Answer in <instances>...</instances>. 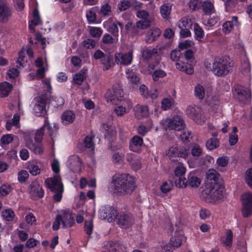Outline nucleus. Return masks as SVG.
I'll return each mask as SVG.
<instances>
[{"instance_id": "bf43d9fd", "label": "nucleus", "mask_w": 252, "mask_h": 252, "mask_svg": "<svg viewBox=\"0 0 252 252\" xmlns=\"http://www.w3.org/2000/svg\"><path fill=\"white\" fill-rule=\"evenodd\" d=\"M109 252H122V246L117 242H112L110 243Z\"/></svg>"}, {"instance_id": "79ce46f5", "label": "nucleus", "mask_w": 252, "mask_h": 252, "mask_svg": "<svg viewBox=\"0 0 252 252\" xmlns=\"http://www.w3.org/2000/svg\"><path fill=\"white\" fill-rule=\"evenodd\" d=\"M220 23V18L218 16L213 15L207 20H204L203 24L206 27H211L219 25Z\"/></svg>"}, {"instance_id": "c9c22d12", "label": "nucleus", "mask_w": 252, "mask_h": 252, "mask_svg": "<svg viewBox=\"0 0 252 252\" xmlns=\"http://www.w3.org/2000/svg\"><path fill=\"white\" fill-rule=\"evenodd\" d=\"M188 183L192 188H197L200 185L201 181L193 173H190L188 176Z\"/></svg>"}, {"instance_id": "b1692460", "label": "nucleus", "mask_w": 252, "mask_h": 252, "mask_svg": "<svg viewBox=\"0 0 252 252\" xmlns=\"http://www.w3.org/2000/svg\"><path fill=\"white\" fill-rule=\"evenodd\" d=\"M126 74L129 84L135 85L139 82L140 78L137 75L133 69H127Z\"/></svg>"}, {"instance_id": "e2e57ef3", "label": "nucleus", "mask_w": 252, "mask_h": 252, "mask_svg": "<svg viewBox=\"0 0 252 252\" xmlns=\"http://www.w3.org/2000/svg\"><path fill=\"white\" fill-rule=\"evenodd\" d=\"M94 225L92 220H86L84 225V230L86 234L90 236L92 233Z\"/></svg>"}, {"instance_id": "473e14b6", "label": "nucleus", "mask_w": 252, "mask_h": 252, "mask_svg": "<svg viewBox=\"0 0 252 252\" xmlns=\"http://www.w3.org/2000/svg\"><path fill=\"white\" fill-rule=\"evenodd\" d=\"M175 65L177 69L184 71L188 74L191 75L194 72V69L192 66L190 65L185 66V63L183 62H177Z\"/></svg>"}, {"instance_id": "c03bdc74", "label": "nucleus", "mask_w": 252, "mask_h": 252, "mask_svg": "<svg viewBox=\"0 0 252 252\" xmlns=\"http://www.w3.org/2000/svg\"><path fill=\"white\" fill-rule=\"evenodd\" d=\"M194 95L200 99H203L205 96L204 87L200 84H197L194 87Z\"/></svg>"}, {"instance_id": "09e8293b", "label": "nucleus", "mask_w": 252, "mask_h": 252, "mask_svg": "<svg viewBox=\"0 0 252 252\" xmlns=\"http://www.w3.org/2000/svg\"><path fill=\"white\" fill-rule=\"evenodd\" d=\"M90 34L94 37H99L102 33V30L99 27H88Z\"/></svg>"}, {"instance_id": "0e129e2a", "label": "nucleus", "mask_w": 252, "mask_h": 252, "mask_svg": "<svg viewBox=\"0 0 252 252\" xmlns=\"http://www.w3.org/2000/svg\"><path fill=\"white\" fill-rule=\"evenodd\" d=\"M194 43L192 40H186L179 44L178 47L181 49L183 50L188 48L192 47L194 46Z\"/></svg>"}, {"instance_id": "e433bc0d", "label": "nucleus", "mask_w": 252, "mask_h": 252, "mask_svg": "<svg viewBox=\"0 0 252 252\" xmlns=\"http://www.w3.org/2000/svg\"><path fill=\"white\" fill-rule=\"evenodd\" d=\"M203 11L206 14L210 15L215 13V9L212 2L205 0L202 4Z\"/></svg>"}, {"instance_id": "1a4fd4ad", "label": "nucleus", "mask_w": 252, "mask_h": 252, "mask_svg": "<svg viewBox=\"0 0 252 252\" xmlns=\"http://www.w3.org/2000/svg\"><path fill=\"white\" fill-rule=\"evenodd\" d=\"M100 218L108 222H111L117 217V210L113 207L109 206L102 207L99 210Z\"/></svg>"}, {"instance_id": "a878e982", "label": "nucleus", "mask_w": 252, "mask_h": 252, "mask_svg": "<svg viewBox=\"0 0 252 252\" xmlns=\"http://www.w3.org/2000/svg\"><path fill=\"white\" fill-rule=\"evenodd\" d=\"M143 143L142 138L138 136H134L129 145V148L131 151L133 152H137L139 148L142 145Z\"/></svg>"}, {"instance_id": "8fccbe9b", "label": "nucleus", "mask_w": 252, "mask_h": 252, "mask_svg": "<svg viewBox=\"0 0 252 252\" xmlns=\"http://www.w3.org/2000/svg\"><path fill=\"white\" fill-rule=\"evenodd\" d=\"M165 71L161 69L155 70L152 73V77L154 81H158L160 78H162L166 76Z\"/></svg>"}, {"instance_id": "13d9d810", "label": "nucleus", "mask_w": 252, "mask_h": 252, "mask_svg": "<svg viewBox=\"0 0 252 252\" xmlns=\"http://www.w3.org/2000/svg\"><path fill=\"white\" fill-rule=\"evenodd\" d=\"M114 112L117 116H122L127 112V108L123 105L116 106L114 109Z\"/></svg>"}, {"instance_id": "2f4dec72", "label": "nucleus", "mask_w": 252, "mask_h": 252, "mask_svg": "<svg viewBox=\"0 0 252 252\" xmlns=\"http://www.w3.org/2000/svg\"><path fill=\"white\" fill-rule=\"evenodd\" d=\"M233 233L230 230H227L222 238V243L224 247L230 248L232 244Z\"/></svg>"}, {"instance_id": "f3484780", "label": "nucleus", "mask_w": 252, "mask_h": 252, "mask_svg": "<svg viewBox=\"0 0 252 252\" xmlns=\"http://www.w3.org/2000/svg\"><path fill=\"white\" fill-rule=\"evenodd\" d=\"M61 215L63 227H69L73 225L74 223V218L69 211H62Z\"/></svg>"}, {"instance_id": "7ed1b4c3", "label": "nucleus", "mask_w": 252, "mask_h": 252, "mask_svg": "<svg viewBox=\"0 0 252 252\" xmlns=\"http://www.w3.org/2000/svg\"><path fill=\"white\" fill-rule=\"evenodd\" d=\"M123 95L124 92L122 86L120 84H117L106 92L105 97L108 102L116 104L121 100Z\"/></svg>"}, {"instance_id": "bb28decb", "label": "nucleus", "mask_w": 252, "mask_h": 252, "mask_svg": "<svg viewBox=\"0 0 252 252\" xmlns=\"http://www.w3.org/2000/svg\"><path fill=\"white\" fill-rule=\"evenodd\" d=\"M42 127H44V130L45 128L47 130L51 138L53 139L57 132L58 128L57 125L54 124L52 126L50 125L49 121L47 119H45L44 120V125Z\"/></svg>"}, {"instance_id": "a211bd4d", "label": "nucleus", "mask_w": 252, "mask_h": 252, "mask_svg": "<svg viewBox=\"0 0 252 252\" xmlns=\"http://www.w3.org/2000/svg\"><path fill=\"white\" fill-rule=\"evenodd\" d=\"M240 25V23L238 21V17L233 16L231 18V20L227 21L223 23L222 30L225 33H227L233 30L235 27H237Z\"/></svg>"}, {"instance_id": "69168bd1", "label": "nucleus", "mask_w": 252, "mask_h": 252, "mask_svg": "<svg viewBox=\"0 0 252 252\" xmlns=\"http://www.w3.org/2000/svg\"><path fill=\"white\" fill-rule=\"evenodd\" d=\"M11 187L9 184H5L0 187V193L2 196L8 194L11 191Z\"/></svg>"}, {"instance_id": "49530a36", "label": "nucleus", "mask_w": 252, "mask_h": 252, "mask_svg": "<svg viewBox=\"0 0 252 252\" xmlns=\"http://www.w3.org/2000/svg\"><path fill=\"white\" fill-rule=\"evenodd\" d=\"M14 139V136L11 134L3 135L0 140V143L2 147L5 146L11 143Z\"/></svg>"}, {"instance_id": "a18cd8bd", "label": "nucleus", "mask_w": 252, "mask_h": 252, "mask_svg": "<svg viewBox=\"0 0 252 252\" xmlns=\"http://www.w3.org/2000/svg\"><path fill=\"white\" fill-rule=\"evenodd\" d=\"M31 192L36 195L39 198L42 197L44 194V191L38 184L32 185Z\"/></svg>"}, {"instance_id": "5fc2aeb1", "label": "nucleus", "mask_w": 252, "mask_h": 252, "mask_svg": "<svg viewBox=\"0 0 252 252\" xmlns=\"http://www.w3.org/2000/svg\"><path fill=\"white\" fill-rule=\"evenodd\" d=\"M192 25L191 20L187 17L182 18L179 24L180 28H190Z\"/></svg>"}, {"instance_id": "dca6fc26", "label": "nucleus", "mask_w": 252, "mask_h": 252, "mask_svg": "<svg viewBox=\"0 0 252 252\" xmlns=\"http://www.w3.org/2000/svg\"><path fill=\"white\" fill-rule=\"evenodd\" d=\"M161 33V31L158 28H151L147 31L145 40L147 43H151L158 38Z\"/></svg>"}, {"instance_id": "72a5a7b5", "label": "nucleus", "mask_w": 252, "mask_h": 252, "mask_svg": "<svg viewBox=\"0 0 252 252\" xmlns=\"http://www.w3.org/2000/svg\"><path fill=\"white\" fill-rule=\"evenodd\" d=\"M240 71L242 74L245 76L249 77L251 75V64L250 61L247 59H245L242 62Z\"/></svg>"}, {"instance_id": "9b49d317", "label": "nucleus", "mask_w": 252, "mask_h": 252, "mask_svg": "<svg viewBox=\"0 0 252 252\" xmlns=\"http://www.w3.org/2000/svg\"><path fill=\"white\" fill-rule=\"evenodd\" d=\"M66 165L73 172L79 173L82 169V162L80 158L76 155H72L69 157Z\"/></svg>"}, {"instance_id": "412c9836", "label": "nucleus", "mask_w": 252, "mask_h": 252, "mask_svg": "<svg viewBox=\"0 0 252 252\" xmlns=\"http://www.w3.org/2000/svg\"><path fill=\"white\" fill-rule=\"evenodd\" d=\"M75 113L71 110L64 111L61 116L62 123L64 125H68L72 123L75 119Z\"/></svg>"}, {"instance_id": "338daca9", "label": "nucleus", "mask_w": 252, "mask_h": 252, "mask_svg": "<svg viewBox=\"0 0 252 252\" xmlns=\"http://www.w3.org/2000/svg\"><path fill=\"white\" fill-rule=\"evenodd\" d=\"M186 172V168L182 164L177 166L174 169V174L177 177L183 176Z\"/></svg>"}, {"instance_id": "ddd939ff", "label": "nucleus", "mask_w": 252, "mask_h": 252, "mask_svg": "<svg viewBox=\"0 0 252 252\" xmlns=\"http://www.w3.org/2000/svg\"><path fill=\"white\" fill-rule=\"evenodd\" d=\"M234 94L236 95L237 98L240 101H243L251 97L250 89L241 85H237L235 86Z\"/></svg>"}, {"instance_id": "20e7f679", "label": "nucleus", "mask_w": 252, "mask_h": 252, "mask_svg": "<svg viewBox=\"0 0 252 252\" xmlns=\"http://www.w3.org/2000/svg\"><path fill=\"white\" fill-rule=\"evenodd\" d=\"M205 192L208 199L213 202H219L225 197L224 189L220 185H213L210 190L205 189Z\"/></svg>"}, {"instance_id": "de8ad7c7", "label": "nucleus", "mask_w": 252, "mask_h": 252, "mask_svg": "<svg viewBox=\"0 0 252 252\" xmlns=\"http://www.w3.org/2000/svg\"><path fill=\"white\" fill-rule=\"evenodd\" d=\"M227 163L228 158L225 156L219 157L216 160L217 168L220 171H221L222 168L226 166Z\"/></svg>"}, {"instance_id": "f03ea898", "label": "nucleus", "mask_w": 252, "mask_h": 252, "mask_svg": "<svg viewBox=\"0 0 252 252\" xmlns=\"http://www.w3.org/2000/svg\"><path fill=\"white\" fill-rule=\"evenodd\" d=\"M213 72L217 76H224L232 70V65L227 57L218 58L215 59L211 68Z\"/></svg>"}, {"instance_id": "680f3d73", "label": "nucleus", "mask_w": 252, "mask_h": 252, "mask_svg": "<svg viewBox=\"0 0 252 252\" xmlns=\"http://www.w3.org/2000/svg\"><path fill=\"white\" fill-rule=\"evenodd\" d=\"M110 60V56L108 54H106L100 60L102 64H103V70H108L111 67Z\"/></svg>"}, {"instance_id": "3c124183", "label": "nucleus", "mask_w": 252, "mask_h": 252, "mask_svg": "<svg viewBox=\"0 0 252 252\" xmlns=\"http://www.w3.org/2000/svg\"><path fill=\"white\" fill-rule=\"evenodd\" d=\"M173 187V183L170 181L164 182L160 186V189L162 192L166 193L170 191Z\"/></svg>"}, {"instance_id": "6ab92c4d", "label": "nucleus", "mask_w": 252, "mask_h": 252, "mask_svg": "<svg viewBox=\"0 0 252 252\" xmlns=\"http://www.w3.org/2000/svg\"><path fill=\"white\" fill-rule=\"evenodd\" d=\"M103 24L104 26H107V30L111 32L114 36L116 37L118 35L119 29L118 26H119L121 29L123 27L121 23L119 22H113L111 19H108V20L104 22Z\"/></svg>"}, {"instance_id": "7c9ffc66", "label": "nucleus", "mask_w": 252, "mask_h": 252, "mask_svg": "<svg viewBox=\"0 0 252 252\" xmlns=\"http://www.w3.org/2000/svg\"><path fill=\"white\" fill-rule=\"evenodd\" d=\"M33 19L29 22V28L31 32H34V27L36 26L40 25L41 21L39 18L38 11L35 9L33 12Z\"/></svg>"}, {"instance_id": "4c0bfd02", "label": "nucleus", "mask_w": 252, "mask_h": 252, "mask_svg": "<svg viewBox=\"0 0 252 252\" xmlns=\"http://www.w3.org/2000/svg\"><path fill=\"white\" fill-rule=\"evenodd\" d=\"M1 216L3 220L6 221H12L15 217L14 211L11 209H5L2 211Z\"/></svg>"}, {"instance_id": "6e6d98bb", "label": "nucleus", "mask_w": 252, "mask_h": 252, "mask_svg": "<svg viewBox=\"0 0 252 252\" xmlns=\"http://www.w3.org/2000/svg\"><path fill=\"white\" fill-rule=\"evenodd\" d=\"M166 155L168 158L173 161L175 159L174 158L178 157V150L176 147H172L168 149L166 152Z\"/></svg>"}, {"instance_id": "9d476101", "label": "nucleus", "mask_w": 252, "mask_h": 252, "mask_svg": "<svg viewBox=\"0 0 252 252\" xmlns=\"http://www.w3.org/2000/svg\"><path fill=\"white\" fill-rule=\"evenodd\" d=\"M132 215L125 213H120L117 215V223L122 228H127L134 223Z\"/></svg>"}, {"instance_id": "37998d69", "label": "nucleus", "mask_w": 252, "mask_h": 252, "mask_svg": "<svg viewBox=\"0 0 252 252\" xmlns=\"http://www.w3.org/2000/svg\"><path fill=\"white\" fill-rule=\"evenodd\" d=\"M158 49L155 48H149L144 49L142 53V56L146 59H149L153 56L158 54Z\"/></svg>"}, {"instance_id": "c756f323", "label": "nucleus", "mask_w": 252, "mask_h": 252, "mask_svg": "<svg viewBox=\"0 0 252 252\" xmlns=\"http://www.w3.org/2000/svg\"><path fill=\"white\" fill-rule=\"evenodd\" d=\"M12 86L9 83L3 82L0 83V97L7 96L10 93Z\"/></svg>"}, {"instance_id": "603ef678", "label": "nucleus", "mask_w": 252, "mask_h": 252, "mask_svg": "<svg viewBox=\"0 0 252 252\" xmlns=\"http://www.w3.org/2000/svg\"><path fill=\"white\" fill-rule=\"evenodd\" d=\"M219 145V142L217 138H211L206 142V146L210 150L217 148Z\"/></svg>"}, {"instance_id": "2eb2a0df", "label": "nucleus", "mask_w": 252, "mask_h": 252, "mask_svg": "<svg viewBox=\"0 0 252 252\" xmlns=\"http://www.w3.org/2000/svg\"><path fill=\"white\" fill-rule=\"evenodd\" d=\"M187 114L193 119L196 123H201L202 117L201 110L196 106H189L186 109Z\"/></svg>"}, {"instance_id": "6e6552de", "label": "nucleus", "mask_w": 252, "mask_h": 252, "mask_svg": "<svg viewBox=\"0 0 252 252\" xmlns=\"http://www.w3.org/2000/svg\"><path fill=\"white\" fill-rule=\"evenodd\" d=\"M241 198L243 204V216L247 217L252 214V194L246 192L241 195Z\"/></svg>"}, {"instance_id": "58836bf2", "label": "nucleus", "mask_w": 252, "mask_h": 252, "mask_svg": "<svg viewBox=\"0 0 252 252\" xmlns=\"http://www.w3.org/2000/svg\"><path fill=\"white\" fill-rule=\"evenodd\" d=\"M86 17L89 24L96 23V14L94 7L91 8L86 11Z\"/></svg>"}, {"instance_id": "423d86ee", "label": "nucleus", "mask_w": 252, "mask_h": 252, "mask_svg": "<svg viewBox=\"0 0 252 252\" xmlns=\"http://www.w3.org/2000/svg\"><path fill=\"white\" fill-rule=\"evenodd\" d=\"M48 95L41 94L35 98V103L33 110L35 115L40 116L45 114L46 112V104L48 102Z\"/></svg>"}, {"instance_id": "4468645a", "label": "nucleus", "mask_w": 252, "mask_h": 252, "mask_svg": "<svg viewBox=\"0 0 252 252\" xmlns=\"http://www.w3.org/2000/svg\"><path fill=\"white\" fill-rule=\"evenodd\" d=\"M133 52L129 51L127 53H116L115 55V60L118 64L128 65L131 63Z\"/></svg>"}, {"instance_id": "774afa93", "label": "nucleus", "mask_w": 252, "mask_h": 252, "mask_svg": "<svg viewBox=\"0 0 252 252\" xmlns=\"http://www.w3.org/2000/svg\"><path fill=\"white\" fill-rule=\"evenodd\" d=\"M245 180L247 184L252 188V168H249L246 171Z\"/></svg>"}, {"instance_id": "393cba45", "label": "nucleus", "mask_w": 252, "mask_h": 252, "mask_svg": "<svg viewBox=\"0 0 252 252\" xmlns=\"http://www.w3.org/2000/svg\"><path fill=\"white\" fill-rule=\"evenodd\" d=\"M186 240L185 236L180 233H176L174 236L170 239V244L173 247L178 248L180 247L182 243Z\"/></svg>"}, {"instance_id": "ea45409f", "label": "nucleus", "mask_w": 252, "mask_h": 252, "mask_svg": "<svg viewBox=\"0 0 252 252\" xmlns=\"http://www.w3.org/2000/svg\"><path fill=\"white\" fill-rule=\"evenodd\" d=\"M86 69H82L79 72L75 74L73 76V81L75 83L80 85L83 82L86 77Z\"/></svg>"}, {"instance_id": "0eeeda50", "label": "nucleus", "mask_w": 252, "mask_h": 252, "mask_svg": "<svg viewBox=\"0 0 252 252\" xmlns=\"http://www.w3.org/2000/svg\"><path fill=\"white\" fill-rule=\"evenodd\" d=\"M32 133L29 131L24 132L23 136L26 143V146L30 150L35 154H40L43 153L44 149L40 143H37L36 144L33 143L31 139Z\"/></svg>"}, {"instance_id": "4be33fe9", "label": "nucleus", "mask_w": 252, "mask_h": 252, "mask_svg": "<svg viewBox=\"0 0 252 252\" xmlns=\"http://www.w3.org/2000/svg\"><path fill=\"white\" fill-rule=\"evenodd\" d=\"M209 111L211 115L215 117L220 115L221 109L218 98L215 102L213 100L210 101Z\"/></svg>"}, {"instance_id": "f257e3e1", "label": "nucleus", "mask_w": 252, "mask_h": 252, "mask_svg": "<svg viewBox=\"0 0 252 252\" xmlns=\"http://www.w3.org/2000/svg\"><path fill=\"white\" fill-rule=\"evenodd\" d=\"M114 192L121 194L131 193L135 187V178L128 174L116 175L110 184Z\"/></svg>"}, {"instance_id": "864d4df0", "label": "nucleus", "mask_w": 252, "mask_h": 252, "mask_svg": "<svg viewBox=\"0 0 252 252\" xmlns=\"http://www.w3.org/2000/svg\"><path fill=\"white\" fill-rule=\"evenodd\" d=\"M174 101L171 98H165L161 101V108L164 110H167L171 108Z\"/></svg>"}, {"instance_id": "a19ab883", "label": "nucleus", "mask_w": 252, "mask_h": 252, "mask_svg": "<svg viewBox=\"0 0 252 252\" xmlns=\"http://www.w3.org/2000/svg\"><path fill=\"white\" fill-rule=\"evenodd\" d=\"M171 11V5L169 3H165L160 6V12L164 19L168 18Z\"/></svg>"}, {"instance_id": "c85d7f7f", "label": "nucleus", "mask_w": 252, "mask_h": 252, "mask_svg": "<svg viewBox=\"0 0 252 252\" xmlns=\"http://www.w3.org/2000/svg\"><path fill=\"white\" fill-rule=\"evenodd\" d=\"M219 174L214 169H209L206 173V178L207 182L211 185H218L216 183V180L218 178Z\"/></svg>"}, {"instance_id": "052dcab7", "label": "nucleus", "mask_w": 252, "mask_h": 252, "mask_svg": "<svg viewBox=\"0 0 252 252\" xmlns=\"http://www.w3.org/2000/svg\"><path fill=\"white\" fill-rule=\"evenodd\" d=\"M151 25L150 20H142L136 23V27L140 29H145L149 28Z\"/></svg>"}, {"instance_id": "4d7b16f0", "label": "nucleus", "mask_w": 252, "mask_h": 252, "mask_svg": "<svg viewBox=\"0 0 252 252\" xmlns=\"http://www.w3.org/2000/svg\"><path fill=\"white\" fill-rule=\"evenodd\" d=\"M27 62V58L25 57V50L22 49L19 53V57L17 60V63L19 64V67H24Z\"/></svg>"}, {"instance_id": "aec40b11", "label": "nucleus", "mask_w": 252, "mask_h": 252, "mask_svg": "<svg viewBox=\"0 0 252 252\" xmlns=\"http://www.w3.org/2000/svg\"><path fill=\"white\" fill-rule=\"evenodd\" d=\"M135 116L138 119L147 117L149 114V110L147 106L136 105L134 107Z\"/></svg>"}, {"instance_id": "5701e85b", "label": "nucleus", "mask_w": 252, "mask_h": 252, "mask_svg": "<svg viewBox=\"0 0 252 252\" xmlns=\"http://www.w3.org/2000/svg\"><path fill=\"white\" fill-rule=\"evenodd\" d=\"M39 164L36 160L29 161L27 162V169L31 174L36 176L41 171Z\"/></svg>"}, {"instance_id": "39448f33", "label": "nucleus", "mask_w": 252, "mask_h": 252, "mask_svg": "<svg viewBox=\"0 0 252 252\" xmlns=\"http://www.w3.org/2000/svg\"><path fill=\"white\" fill-rule=\"evenodd\" d=\"M163 127L167 130H181L184 128V121L179 116H175L171 118H166L161 122Z\"/></svg>"}, {"instance_id": "f8f14e48", "label": "nucleus", "mask_w": 252, "mask_h": 252, "mask_svg": "<svg viewBox=\"0 0 252 252\" xmlns=\"http://www.w3.org/2000/svg\"><path fill=\"white\" fill-rule=\"evenodd\" d=\"M45 183L53 192H55L56 190H63V184L59 175H55L53 178L47 179L45 180Z\"/></svg>"}, {"instance_id": "f704fd0d", "label": "nucleus", "mask_w": 252, "mask_h": 252, "mask_svg": "<svg viewBox=\"0 0 252 252\" xmlns=\"http://www.w3.org/2000/svg\"><path fill=\"white\" fill-rule=\"evenodd\" d=\"M111 6L108 3L102 5L97 13L100 17L109 16L111 14Z\"/></svg>"}, {"instance_id": "cd10ccee", "label": "nucleus", "mask_w": 252, "mask_h": 252, "mask_svg": "<svg viewBox=\"0 0 252 252\" xmlns=\"http://www.w3.org/2000/svg\"><path fill=\"white\" fill-rule=\"evenodd\" d=\"M12 15V10L9 5L0 11V22L6 23Z\"/></svg>"}]
</instances>
